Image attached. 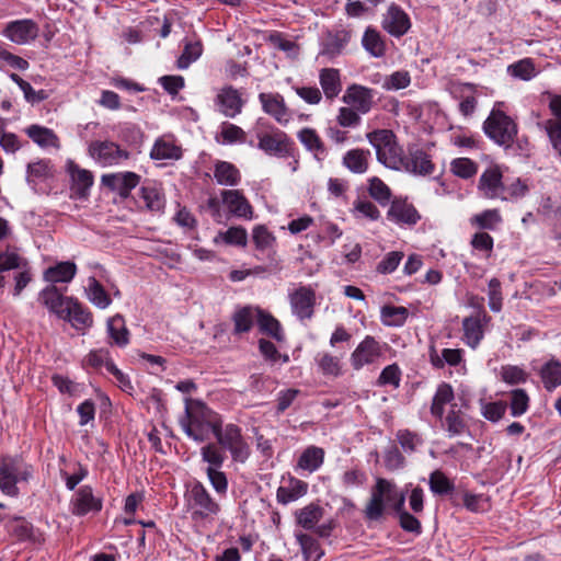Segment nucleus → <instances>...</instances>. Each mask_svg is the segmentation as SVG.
<instances>
[{
	"label": "nucleus",
	"instance_id": "nucleus-1",
	"mask_svg": "<svg viewBox=\"0 0 561 561\" xmlns=\"http://www.w3.org/2000/svg\"><path fill=\"white\" fill-rule=\"evenodd\" d=\"M221 416L208 408L203 401L185 399V412L180 419L183 432L193 440L203 443L209 438V433L218 428Z\"/></svg>",
	"mask_w": 561,
	"mask_h": 561
},
{
	"label": "nucleus",
	"instance_id": "nucleus-2",
	"mask_svg": "<svg viewBox=\"0 0 561 561\" xmlns=\"http://www.w3.org/2000/svg\"><path fill=\"white\" fill-rule=\"evenodd\" d=\"M34 468L22 456L3 455L0 457V490L3 494L19 495V482H27L33 477Z\"/></svg>",
	"mask_w": 561,
	"mask_h": 561
},
{
	"label": "nucleus",
	"instance_id": "nucleus-3",
	"mask_svg": "<svg viewBox=\"0 0 561 561\" xmlns=\"http://www.w3.org/2000/svg\"><path fill=\"white\" fill-rule=\"evenodd\" d=\"M368 142L376 151L377 160L393 170H401L403 149L397 141V136L390 129H375L366 135Z\"/></svg>",
	"mask_w": 561,
	"mask_h": 561
},
{
	"label": "nucleus",
	"instance_id": "nucleus-4",
	"mask_svg": "<svg viewBox=\"0 0 561 561\" xmlns=\"http://www.w3.org/2000/svg\"><path fill=\"white\" fill-rule=\"evenodd\" d=\"M483 131L496 145L507 149L513 147L518 126L506 113L493 107L483 123Z\"/></svg>",
	"mask_w": 561,
	"mask_h": 561
},
{
	"label": "nucleus",
	"instance_id": "nucleus-5",
	"mask_svg": "<svg viewBox=\"0 0 561 561\" xmlns=\"http://www.w3.org/2000/svg\"><path fill=\"white\" fill-rule=\"evenodd\" d=\"M218 445L228 450L233 461L244 462L250 456V446L242 435L240 426L233 423L226 425L220 422L218 428L213 434Z\"/></svg>",
	"mask_w": 561,
	"mask_h": 561
},
{
	"label": "nucleus",
	"instance_id": "nucleus-6",
	"mask_svg": "<svg viewBox=\"0 0 561 561\" xmlns=\"http://www.w3.org/2000/svg\"><path fill=\"white\" fill-rule=\"evenodd\" d=\"M256 147L264 153L277 158H294L297 147L294 140L282 129L272 127L270 131L257 130Z\"/></svg>",
	"mask_w": 561,
	"mask_h": 561
},
{
	"label": "nucleus",
	"instance_id": "nucleus-7",
	"mask_svg": "<svg viewBox=\"0 0 561 561\" xmlns=\"http://www.w3.org/2000/svg\"><path fill=\"white\" fill-rule=\"evenodd\" d=\"M187 502L192 508L193 520L214 519L220 512V505L211 497L201 482H195L188 491Z\"/></svg>",
	"mask_w": 561,
	"mask_h": 561
},
{
	"label": "nucleus",
	"instance_id": "nucleus-8",
	"mask_svg": "<svg viewBox=\"0 0 561 561\" xmlns=\"http://www.w3.org/2000/svg\"><path fill=\"white\" fill-rule=\"evenodd\" d=\"M396 484L387 479L378 478L371 490L370 499L364 510L365 518L368 520H379L386 510V503H391Z\"/></svg>",
	"mask_w": 561,
	"mask_h": 561
},
{
	"label": "nucleus",
	"instance_id": "nucleus-9",
	"mask_svg": "<svg viewBox=\"0 0 561 561\" xmlns=\"http://www.w3.org/2000/svg\"><path fill=\"white\" fill-rule=\"evenodd\" d=\"M293 314L300 321L310 320L314 314L317 294L310 285H300L288 295Z\"/></svg>",
	"mask_w": 561,
	"mask_h": 561
},
{
	"label": "nucleus",
	"instance_id": "nucleus-10",
	"mask_svg": "<svg viewBox=\"0 0 561 561\" xmlns=\"http://www.w3.org/2000/svg\"><path fill=\"white\" fill-rule=\"evenodd\" d=\"M89 154L104 167L119 164L130 157L129 151L122 149L116 142L95 140L89 145Z\"/></svg>",
	"mask_w": 561,
	"mask_h": 561
},
{
	"label": "nucleus",
	"instance_id": "nucleus-11",
	"mask_svg": "<svg viewBox=\"0 0 561 561\" xmlns=\"http://www.w3.org/2000/svg\"><path fill=\"white\" fill-rule=\"evenodd\" d=\"M382 356V346L371 335H366L351 353L350 363L354 370L374 365Z\"/></svg>",
	"mask_w": 561,
	"mask_h": 561
},
{
	"label": "nucleus",
	"instance_id": "nucleus-12",
	"mask_svg": "<svg viewBox=\"0 0 561 561\" xmlns=\"http://www.w3.org/2000/svg\"><path fill=\"white\" fill-rule=\"evenodd\" d=\"M214 104L221 115L227 118H234L242 113L245 100L238 89L227 84L218 90L214 99Z\"/></svg>",
	"mask_w": 561,
	"mask_h": 561
},
{
	"label": "nucleus",
	"instance_id": "nucleus-13",
	"mask_svg": "<svg viewBox=\"0 0 561 561\" xmlns=\"http://www.w3.org/2000/svg\"><path fill=\"white\" fill-rule=\"evenodd\" d=\"M39 34L38 24L32 19L10 21L5 24L2 35L18 45L35 41Z\"/></svg>",
	"mask_w": 561,
	"mask_h": 561
},
{
	"label": "nucleus",
	"instance_id": "nucleus-14",
	"mask_svg": "<svg viewBox=\"0 0 561 561\" xmlns=\"http://www.w3.org/2000/svg\"><path fill=\"white\" fill-rule=\"evenodd\" d=\"M103 501L93 494L91 485L80 486L70 501V512L78 517L90 513L96 514L102 511Z\"/></svg>",
	"mask_w": 561,
	"mask_h": 561
},
{
	"label": "nucleus",
	"instance_id": "nucleus-15",
	"mask_svg": "<svg viewBox=\"0 0 561 561\" xmlns=\"http://www.w3.org/2000/svg\"><path fill=\"white\" fill-rule=\"evenodd\" d=\"M259 101L264 113L274 118L279 125L286 126L291 121V111L286 105L282 94L262 92L259 94Z\"/></svg>",
	"mask_w": 561,
	"mask_h": 561
},
{
	"label": "nucleus",
	"instance_id": "nucleus-16",
	"mask_svg": "<svg viewBox=\"0 0 561 561\" xmlns=\"http://www.w3.org/2000/svg\"><path fill=\"white\" fill-rule=\"evenodd\" d=\"M503 172L499 164H492L480 175L478 191L489 199L501 198L504 188Z\"/></svg>",
	"mask_w": 561,
	"mask_h": 561
},
{
	"label": "nucleus",
	"instance_id": "nucleus-17",
	"mask_svg": "<svg viewBox=\"0 0 561 561\" xmlns=\"http://www.w3.org/2000/svg\"><path fill=\"white\" fill-rule=\"evenodd\" d=\"M66 169L71 181V196L79 199H85L89 196L90 188L94 183V176L92 172L80 168L72 160L67 161Z\"/></svg>",
	"mask_w": 561,
	"mask_h": 561
},
{
	"label": "nucleus",
	"instance_id": "nucleus-18",
	"mask_svg": "<svg viewBox=\"0 0 561 561\" xmlns=\"http://www.w3.org/2000/svg\"><path fill=\"white\" fill-rule=\"evenodd\" d=\"M140 180V175L131 171L103 174L101 178L102 184L111 191L117 192L122 198H128Z\"/></svg>",
	"mask_w": 561,
	"mask_h": 561
},
{
	"label": "nucleus",
	"instance_id": "nucleus-19",
	"mask_svg": "<svg viewBox=\"0 0 561 561\" xmlns=\"http://www.w3.org/2000/svg\"><path fill=\"white\" fill-rule=\"evenodd\" d=\"M342 101L358 113L367 114L374 104V90L353 83L347 87Z\"/></svg>",
	"mask_w": 561,
	"mask_h": 561
},
{
	"label": "nucleus",
	"instance_id": "nucleus-20",
	"mask_svg": "<svg viewBox=\"0 0 561 561\" xmlns=\"http://www.w3.org/2000/svg\"><path fill=\"white\" fill-rule=\"evenodd\" d=\"M381 25L387 33L399 38L410 30L411 20L400 5L391 3L383 15Z\"/></svg>",
	"mask_w": 561,
	"mask_h": 561
},
{
	"label": "nucleus",
	"instance_id": "nucleus-21",
	"mask_svg": "<svg viewBox=\"0 0 561 561\" xmlns=\"http://www.w3.org/2000/svg\"><path fill=\"white\" fill-rule=\"evenodd\" d=\"M387 219L398 225L414 226L421 219V215L407 199L394 198L387 211Z\"/></svg>",
	"mask_w": 561,
	"mask_h": 561
},
{
	"label": "nucleus",
	"instance_id": "nucleus-22",
	"mask_svg": "<svg viewBox=\"0 0 561 561\" xmlns=\"http://www.w3.org/2000/svg\"><path fill=\"white\" fill-rule=\"evenodd\" d=\"M221 198L232 216L248 220L252 219L253 207L240 190H224Z\"/></svg>",
	"mask_w": 561,
	"mask_h": 561
},
{
	"label": "nucleus",
	"instance_id": "nucleus-23",
	"mask_svg": "<svg viewBox=\"0 0 561 561\" xmlns=\"http://www.w3.org/2000/svg\"><path fill=\"white\" fill-rule=\"evenodd\" d=\"M402 169L407 172L425 176L434 172L435 165L427 152L415 148L409 149V153L403 156Z\"/></svg>",
	"mask_w": 561,
	"mask_h": 561
},
{
	"label": "nucleus",
	"instance_id": "nucleus-24",
	"mask_svg": "<svg viewBox=\"0 0 561 561\" xmlns=\"http://www.w3.org/2000/svg\"><path fill=\"white\" fill-rule=\"evenodd\" d=\"M62 320L70 322L76 330H87L93 325L92 312L76 298L68 301Z\"/></svg>",
	"mask_w": 561,
	"mask_h": 561
},
{
	"label": "nucleus",
	"instance_id": "nucleus-25",
	"mask_svg": "<svg viewBox=\"0 0 561 561\" xmlns=\"http://www.w3.org/2000/svg\"><path fill=\"white\" fill-rule=\"evenodd\" d=\"M490 319L483 311L462 320L463 341L468 346L476 348L480 344L484 336L482 321L488 322Z\"/></svg>",
	"mask_w": 561,
	"mask_h": 561
},
{
	"label": "nucleus",
	"instance_id": "nucleus-26",
	"mask_svg": "<svg viewBox=\"0 0 561 561\" xmlns=\"http://www.w3.org/2000/svg\"><path fill=\"white\" fill-rule=\"evenodd\" d=\"M38 299L51 313L62 319L68 301L73 297H65L55 285H50L39 293Z\"/></svg>",
	"mask_w": 561,
	"mask_h": 561
},
{
	"label": "nucleus",
	"instance_id": "nucleus-27",
	"mask_svg": "<svg viewBox=\"0 0 561 561\" xmlns=\"http://www.w3.org/2000/svg\"><path fill=\"white\" fill-rule=\"evenodd\" d=\"M260 307L242 306L238 307L231 316L233 322V334L241 335L249 333L254 323L257 322Z\"/></svg>",
	"mask_w": 561,
	"mask_h": 561
},
{
	"label": "nucleus",
	"instance_id": "nucleus-28",
	"mask_svg": "<svg viewBox=\"0 0 561 561\" xmlns=\"http://www.w3.org/2000/svg\"><path fill=\"white\" fill-rule=\"evenodd\" d=\"M370 157L368 149H351L343 156L342 164L352 173L363 174L368 170Z\"/></svg>",
	"mask_w": 561,
	"mask_h": 561
},
{
	"label": "nucleus",
	"instance_id": "nucleus-29",
	"mask_svg": "<svg viewBox=\"0 0 561 561\" xmlns=\"http://www.w3.org/2000/svg\"><path fill=\"white\" fill-rule=\"evenodd\" d=\"M319 81L325 98L333 101L342 91L341 72L336 68H323L319 72Z\"/></svg>",
	"mask_w": 561,
	"mask_h": 561
},
{
	"label": "nucleus",
	"instance_id": "nucleus-30",
	"mask_svg": "<svg viewBox=\"0 0 561 561\" xmlns=\"http://www.w3.org/2000/svg\"><path fill=\"white\" fill-rule=\"evenodd\" d=\"M462 408L467 409V403H463L460 407L457 403H453L449 407L444 422L445 430L448 432L449 436H459L468 431Z\"/></svg>",
	"mask_w": 561,
	"mask_h": 561
},
{
	"label": "nucleus",
	"instance_id": "nucleus-31",
	"mask_svg": "<svg viewBox=\"0 0 561 561\" xmlns=\"http://www.w3.org/2000/svg\"><path fill=\"white\" fill-rule=\"evenodd\" d=\"M455 392L448 382H440L437 386V389L435 391V394L432 399L431 403V414L438 419L443 420L445 407L449 404V407L455 403Z\"/></svg>",
	"mask_w": 561,
	"mask_h": 561
},
{
	"label": "nucleus",
	"instance_id": "nucleus-32",
	"mask_svg": "<svg viewBox=\"0 0 561 561\" xmlns=\"http://www.w3.org/2000/svg\"><path fill=\"white\" fill-rule=\"evenodd\" d=\"M107 334L111 344L118 347H125L129 343V330L126 327L123 316L115 314L107 320Z\"/></svg>",
	"mask_w": 561,
	"mask_h": 561
},
{
	"label": "nucleus",
	"instance_id": "nucleus-33",
	"mask_svg": "<svg viewBox=\"0 0 561 561\" xmlns=\"http://www.w3.org/2000/svg\"><path fill=\"white\" fill-rule=\"evenodd\" d=\"M324 510L317 503H310L295 512L296 523L306 530H312L323 517Z\"/></svg>",
	"mask_w": 561,
	"mask_h": 561
},
{
	"label": "nucleus",
	"instance_id": "nucleus-34",
	"mask_svg": "<svg viewBox=\"0 0 561 561\" xmlns=\"http://www.w3.org/2000/svg\"><path fill=\"white\" fill-rule=\"evenodd\" d=\"M25 134L31 138L37 146L42 148L54 147L59 148L60 141L55 131L50 128L33 124L25 128Z\"/></svg>",
	"mask_w": 561,
	"mask_h": 561
},
{
	"label": "nucleus",
	"instance_id": "nucleus-35",
	"mask_svg": "<svg viewBox=\"0 0 561 561\" xmlns=\"http://www.w3.org/2000/svg\"><path fill=\"white\" fill-rule=\"evenodd\" d=\"M430 363L434 368L442 369L445 364L457 366L462 362V351L460 348H444L442 355L436 351L434 344L428 350Z\"/></svg>",
	"mask_w": 561,
	"mask_h": 561
},
{
	"label": "nucleus",
	"instance_id": "nucleus-36",
	"mask_svg": "<svg viewBox=\"0 0 561 561\" xmlns=\"http://www.w3.org/2000/svg\"><path fill=\"white\" fill-rule=\"evenodd\" d=\"M139 197L148 211L162 213L165 207L164 194L153 184L142 185L139 190Z\"/></svg>",
	"mask_w": 561,
	"mask_h": 561
},
{
	"label": "nucleus",
	"instance_id": "nucleus-37",
	"mask_svg": "<svg viewBox=\"0 0 561 561\" xmlns=\"http://www.w3.org/2000/svg\"><path fill=\"white\" fill-rule=\"evenodd\" d=\"M351 39V32L344 28L329 32L323 44L322 53L333 58L342 53Z\"/></svg>",
	"mask_w": 561,
	"mask_h": 561
},
{
	"label": "nucleus",
	"instance_id": "nucleus-38",
	"mask_svg": "<svg viewBox=\"0 0 561 561\" xmlns=\"http://www.w3.org/2000/svg\"><path fill=\"white\" fill-rule=\"evenodd\" d=\"M214 178L218 184L225 186H236L241 181L239 169L227 161H217L215 163Z\"/></svg>",
	"mask_w": 561,
	"mask_h": 561
},
{
	"label": "nucleus",
	"instance_id": "nucleus-39",
	"mask_svg": "<svg viewBox=\"0 0 561 561\" xmlns=\"http://www.w3.org/2000/svg\"><path fill=\"white\" fill-rule=\"evenodd\" d=\"M308 491V483L297 478H290L287 486H279L276 492L278 503L288 504L304 496Z\"/></svg>",
	"mask_w": 561,
	"mask_h": 561
},
{
	"label": "nucleus",
	"instance_id": "nucleus-40",
	"mask_svg": "<svg viewBox=\"0 0 561 561\" xmlns=\"http://www.w3.org/2000/svg\"><path fill=\"white\" fill-rule=\"evenodd\" d=\"M76 264L66 261L48 267L44 273V278L49 283H68L76 276Z\"/></svg>",
	"mask_w": 561,
	"mask_h": 561
},
{
	"label": "nucleus",
	"instance_id": "nucleus-41",
	"mask_svg": "<svg viewBox=\"0 0 561 561\" xmlns=\"http://www.w3.org/2000/svg\"><path fill=\"white\" fill-rule=\"evenodd\" d=\"M299 141L306 147V149L313 153L317 159L327 153V148L316 129L305 127L297 134Z\"/></svg>",
	"mask_w": 561,
	"mask_h": 561
},
{
	"label": "nucleus",
	"instance_id": "nucleus-42",
	"mask_svg": "<svg viewBox=\"0 0 561 561\" xmlns=\"http://www.w3.org/2000/svg\"><path fill=\"white\" fill-rule=\"evenodd\" d=\"M150 157L154 160H179L182 157V148L173 140L159 138L150 151Z\"/></svg>",
	"mask_w": 561,
	"mask_h": 561
},
{
	"label": "nucleus",
	"instance_id": "nucleus-43",
	"mask_svg": "<svg viewBox=\"0 0 561 561\" xmlns=\"http://www.w3.org/2000/svg\"><path fill=\"white\" fill-rule=\"evenodd\" d=\"M323 461L324 450L321 447L309 446L299 456L297 467L309 472H314L322 466Z\"/></svg>",
	"mask_w": 561,
	"mask_h": 561
},
{
	"label": "nucleus",
	"instance_id": "nucleus-44",
	"mask_svg": "<svg viewBox=\"0 0 561 561\" xmlns=\"http://www.w3.org/2000/svg\"><path fill=\"white\" fill-rule=\"evenodd\" d=\"M203 54L201 39H184L183 51L176 60V67L181 70L187 69Z\"/></svg>",
	"mask_w": 561,
	"mask_h": 561
},
{
	"label": "nucleus",
	"instance_id": "nucleus-45",
	"mask_svg": "<svg viewBox=\"0 0 561 561\" xmlns=\"http://www.w3.org/2000/svg\"><path fill=\"white\" fill-rule=\"evenodd\" d=\"M257 325L260 331L277 342H283L285 340V335L283 333L279 321L274 318L271 313L264 311L260 308L259 317H257Z\"/></svg>",
	"mask_w": 561,
	"mask_h": 561
},
{
	"label": "nucleus",
	"instance_id": "nucleus-46",
	"mask_svg": "<svg viewBox=\"0 0 561 561\" xmlns=\"http://www.w3.org/2000/svg\"><path fill=\"white\" fill-rule=\"evenodd\" d=\"M85 293L88 299L100 309L107 308L112 302V299L103 285L93 276L88 278Z\"/></svg>",
	"mask_w": 561,
	"mask_h": 561
},
{
	"label": "nucleus",
	"instance_id": "nucleus-47",
	"mask_svg": "<svg viewBox=\"0 0 561 561\" xmlns=\"http://www.w3.org/2000/svg\"><path fill=\"white\" fill-rule=\"evenodd\" d=\"M316 362L323 376L339 378L343 374L340 357L327 352L318 353Z\"/></svg>",
	"mask_w": 561,
	"mask_h": 561
},
{
	"label": "nucleus",
	"instance_id": "nucleus-48",
	"mask_svg": "<svg viewBox=\"0 0 561 561\" xmlns=\"http://www.w3.org/2000/svg\"><path fill=\"white\" fill-rule=\"evenodd\" d=\"M540 377L545 388L551 391L561 385V362L550 359L540 369Z\"/></svg>",
	"mask_w": 561,
	"mask_h": 561
},
{
	"label": "nucleus",
	"instance_id": "nucleus-49",
	"mask_svg": "<svg viewBox=\"0 0 561 561\" xmlns=\"http://www.w3.org/2000/svg\"><path fill=\"white\" fill-rule=\"evenodd\" d=\"M295 538L301 548V552L306 561L313 558V561L320 560L323 556V550L319 541L311 535L305 533H296Z\"/></svg>",
	"mask_w": 561,
	"mask_h": 561
},
{
	"label": "nucleus",
	"instance_id": "nucleus-50",
	"mask_svg": "<svg viewBox=\"0 0 561 561\" xmlns=\"http://www.w3.org/2000/svg\"><path fill=\"white\" fill-rule=\"evenodd\" d=\"M428 484L435 495H453L455 483L442 470H435L430 474Z\"/></svg>",
	"mask_w": 561,
	"mask_h": 561
},
{
	"label": "nucleus",
	"instance_id": "nucleus-51",
	"mask_svg": "<svg viewBox=\"0 0 561 561\" xmlns=\"http://www.w3.org/2000/svg\"><path fill=\"white\" fill-rule=\"evenodd\" d=\"M368 193L379 205L387 206L391 199L389 186L379 178L374 176L368 181Z\"/></svg>",
	"mask_w": 561,
	"mask_h": 561
},
{
	"label": "nucleus",
	"instance_id": "nucleus-52",
	"mask_svg": "<svg viewBox=\"0 0 561 561\" xmlns=\"http://www.w3.org/2000/svg\"><path fill=\"white\" fill-rule=\"evenodd\" d=\"M363 46L374 57H382L386 51L385 43L380 34L370 27L364 33Z\"/></svg>",
	"mask_w": 561,
	"mask_h": 561
},
{
	"label": "nucleus",
	"instance_id": "nucleus-53",
	"mask_svg": "<svg viewBox=\"0 0 561 561\" xmlns=\"http://www.w3.org/2000/svg\"><path fill=\"white\" fill-rule=\"evenodd\" d=\"M408 319L405 307L385 306L381 308V320L387 327H401Z\"/></svg>",
	"mask_w": 561,
	"mask_h": 561
},
{
	"label": "nucleus",
	"instance_id": "nucleus-54",
	"mask_svg": "<svg viewBox=\"0 0 561 561\" xmlns=\"http://www.w3.org/2000/svg\"><path fill=\"white\" fill-rule=\"evenodd\" d=\"M502 221V217L497 209H486L480 214L474 215L470 222L479 229L494 230Z\"/></svg>",
	"mask_w": 561,
	"mask_h": 561
},
{
	"label": "nucleus",
	"instance_id": "nucleus-55",
	"mask_svg": "<svg viewBox=\"0 0 561 561\" xmlns=\"http://www.w3.org/2000/svg\"><path fill=\"white\" fill-rule=\"evenodd\" d=\"M450 171L460 179H471L478 172V164L469 158H456L450 162Z\"/></svg>",
	"mask_w": 561,
	"mask_h": 561
},
{
	"label": "nucleus",
	"instance_id": "nucleus-56",
	"mask_svg": "<svg viewBox=\"0 0 561 561\" xmlns=\"http://www.w3.org/2000/svg\"><path fill=\"white\" fill-rule=\"evenodd\" d=\"M252 240L256 250L262 252L272 249L276 242L275 236L263 225H259L253 228Z\"/></svg>",
	"mask_w": 561,
	"mask_h": 561
},
{
	"label": "nucleus",
	"instance_id": "nucleus-57",
	"mask_svg": "<svg viewBox=\"0 0 561 561\" xmlns=\"http://www.w3.org/2000/svg\"><path fill=\"white\" fill-rule=\"evenodd\" d=\"M219 238L229 245L245 247L248 242L247 230L241 226L230 227L228 230L219 232L215 241L217 242Z\"/></svg>",
	"mask_w": 561,
	"mask_h": 561
},
{
	"label": "nucleus",
	"instance_id": "nucleus-58",
	"mask_svg": "<svg viewBox=\"0 0 561 561\" xmlns=\"http://www.w3.org/2000/svg\"><path fill=\"white\" fill-rule=\"evenodd\" d=\"M508 73L522 80H530L536 75L535 64L530 58H524L508 66Z\"/></svg>",
	"mask_w": 561,
	"mask_h": 561
},
{
	"label": "nucleus",
	"instance_id": "nucleus-59",
	"mask_svg": "<svg viewBox=\"0 0 561 561\" xmlns=\"http://www.w3.org/2000/svg\"><path fill=\"white\" fill-rule=\"evenodd\" d=\"M401 376L402 371L399 365L393 363L381 370L376 383L379 387L391 386L397 389L400 386Z\"/></svg>",
	"mask_w": 561,
	"mask_h": 561
},
{
	"label": "nucleus",
	"instance_id": "nucleus-60",
	"mask_svg": "<svg viewBox=\"0 0 561 561\" xmlns=\"http://www.w3.org/2000/svg\"><path fill=\"white\" fill-rule=\"evenodd\" d=\"M529 397L524 389H514L511 391L510 409L513 416H520L528 410Z\"/></svg>",
	"mask_w": 561,
	"mask_h": 561
},
{
	"label": "nucleus",
	"instance_id": "nucleus-61",
	"mask_svg": "<svg viewBox=\"0 0 561 561\" xmlns=\"http://www.w3.org/2000/svg\"><path fill=\"white\" fill-rule=\"evenodd\" d=\"M220 136L224 144H243L247 141V133L238 125L225 122L221 125Z\"/></svg>",
	"mask_w": 561,
	"mask_h": 561
},
{
	"label": "nucleus",
	"instance_id": "nucleus-62",
	"mask_svg": "<svg viewBox=\"0 0 561 561\" xmlns=\"http://www.w3.org/2000/svg\"><path fill=\"white\" fill-rule=\"evenodd\" d=\"M528 376V373L519 366L504 365L501 367V378L508 385L525 383Z\"/></svg>",
	"mask_w": 561,
	"mask_h": 561
},
{
	"label": "nucleus",
	"instance_id": "nucleus-63",
	"mask_svg": "<svg viewBox=\"0 0 561 561\" xmlns=\"http://www.w3.org/2000/svg\"><path fill=\"white\" fill-rule=\"evenodd\" d=\"M267 41L275 48L287 53L288 56L296 57L298 55L299 46L294 41L286 38L280 32H272Z\"/></svg>",
	"mask_w": 561,
	"mask_h": 561
},
{
	"label": "nucleus",
	"instance_id": "nucleus-64",
	"mask_svg": "<svg viewBox=\"0 0 561 561\" xmlns=\"http://www.w3.org/2000/svg\"><path fill=\"white\" fill-rule=\"evenodd\" d=\"M201 455L203 461L207 462L209 465L208 467H213L215 469L220 468L226 459L224 453L216 444L213 443L202 447Z\"/></svg>",
	"mask_w": 561,
	"mask_h": 561
}]
</instances>
